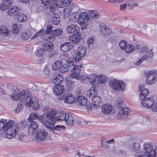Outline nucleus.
<instances>
[{
	"label": "nucleus",
	"mask_w": 157,
	"mask_h": 157,
	"mask_svg": "<svg viewBox=\"0 0 157 157\" xmlns=\"http://www.w3.org/2000/svg\"><path fill=\"white\" fill-rule=\"evenodd\" d=\"M86 48L84 46L80 45L77 48V52L75 53L73 57L75 62L81 60L86 54Z\"/></svg>",
	"instance_id": "10"
},
{
	"label": "nucleus",
	"mask_w": 157,
	"mask_h": 157,
	"mask_svg": "<svg viewBox=\"0 0 157 157\" xmlns=\"http://www.w3.org/2000/svg\"><path fill=\"white\" fill-rule=\"evenodd\" d=\"M62 30L60 29L54 30L52 32V37L59 36L62 33Z\"/></svg>",
	"instance_id": "41"
},
{
	"label": "nucleus",
	"mask_w": 157,
	"mask_h": 157,
	"mask_svg": "<svg viewBox=\"0 0 157 157\" xmlns=\"http://www.w3.org/2000/svg\"><path fill=\"white\" fill-rule=\"evenodd\" d=\"M11 3L8 2L7 1H3L0 4V10L3 11L8 8V7L11 5Z\"/></svg>",
	"instance_id": "36"
},
{
	"label": "nucleus",
	"mask_w": 157,
	"mask_h": 157,
	"mask_svg": "<svg viewBox=\"0 0 157 157\" xmlns=\"http://www.w3.org/2000/svg\"><path fill=\"white\" fill-rule=\"evenodd\" d=\"M52 30V26L50 25H48L47 26V30H45V32L44 33L45 36L46 35L49 34Z\"/></svg>",
	"instance_id": "50"
},
{
	"label": "nucleus",
	"mask_w": 157,
	"mask_h": 157,
	"mask_svg": "<svg viewBox=\"0 0 157 157\" xmlns=\"http://www.w3.org/2000/svg\"><path fill=\"white\" fill-rule=\"evenodd\" d=\"M20 25L19 24H14L13 25L12 31L14 34L18 33Z\"/></svg>",
	"instance_id": "46"
},
{
	"label": "nucleus",
	"mask_w": 157,
	"mask_h": 157,
	"mask_svg": "<svg viewBox=\"0 0 157 157\" xmlns=\"http://www.w3.org/2000/svg\"><path fill=\"white\" fill-rule=\"evenodd\" d=\"M78 14L77 13H73L69 16V18L67 22L68 24L74 23L77 22L78 19L77 17Z\"/></svg>",
	"instance_id": "31"
},
{
	"label": "nucleus",
	"mask_w": 157,
	"mask_h": 157,
	"mask_svg": "<svg viewBox=\"0 0 157 157\" xmlns=\"http://www.w3.org/2000/svg\"><path fill=\"white\" fill-rule=\"evenodd\" d=\"M45 29H43L41 30H40L36 33V34L32 37V39H33L34 38L37 37L38 36H40L41 38L45 40H47V39L46 37H45L44 35V33H45Z\"/></svg>",
	"instance_id": "34"
},
{
	"label": "nucleus",
	"mask_w": 157,
	"mask_h": 157,
	"mask_svg": "<svg viewBox=\"0 0 157 157\" xmlns=\"http://www.w3.org/2000/svg\"><path fill=\"white\" fill-rule=\"evenodd\" d=\"M57 3L59 8H63L66 6L67 2L65 0H59Z\"/></svg>",
	"instance_id": "48"
},
{
	"label": "nucleus",
	"mask_w": 157,
	"mask_h": 157,
	"mask_svg": "<svg viewBox=\"0 0 157 157\" xmlns=\"http://www.w3.org/2000/svg\"><path fill=\"white\" fill-rule=\"evenodd\" d=\"M127 43L125 40L121 41L119 43V45L121 48L122 49H124L126 46L127 45Z\"/></svg>",
	"instance_id": "49"
},
{
	"label": "nucleus",
	"mask_w": 157,
	"mask_h": 157,
	"mask_svg": "<svg viewBox=\"0 0 157 157\" xmlns=\"http://www.w3.org/2000/svg\"><path fill=\"white\" fill-rule=\"evenodd\" d=\"M151 109L153 112H157V102L155 103H154L153 106H152Z\"/></svg>",
	"instance_id": "51"
},
{
	"label": "nucleus",
	"mask_w": 157,
	"mask_h": 157,
	"mask_svg": "<svg viewBox=\"0 0 157 157\" xmlns=\"http://www.w3.org/2000/svg\"><path fill=\"white\" fill-rule=\"evenodd\" d=\"M142 100L141 104L144 107L148 109L151 108L154 103V100L152 98H145Z\"/></svg>",
	"instance_id": "16"
},
{
	"label": "nucleus",
	"mask_w": 157,
	"mask_h": 157,
	"mask_svg": "<svg viewBox=\"0 0 157 157\" xmlns=\"http://www.w3.org/2000/svg\"><path fill=\"white\" fill-rule=\"evenodd\" d=\"M145 86L144 84H140L139 86L140 91V97L141 100L144 99L148 94V90L147 89L145 88Z\"/></svg>",
	"instance_id": "18"
},
{
	"label": "nucleus",
	"mask_w": 157,
	"mask_h": 157,
	"mask_svg": "<svg viewBox=\"0 0 157 157\" xmlns=\"http://www.w3.org/2000/svg\"><path fill=\"white\" fill-rule=\"evenodd\" d=\"M31 36V34L29 32H24L22 34L21 38L23 40H25L29 39Z\"/></svg>",
	"instance_id": "43"
},
{
	"label": "nucleus",
	"mask_w": 157,
	"mask_h": 157,
	"mask_svg": "<svg viewBox=\"0 0 157 157\" xmlns=\"http://www.w3.org/2000/svg\"><path fill=\"white\" fill-rule=\"evenodd\" d=\"M16 18L17 21L23 22L27 20V16L23 13L19 12L16 16Z\"/></svg>",
	"instance_id": "27"
},
{
	"label": "nucleus",
	"mask_w": 157,
	"mask_h": 157,
	"mask_svg": "<svg viewBox=\"0 0 157 157\" xmlns=\"http://www.w3.org/2000/svg\"><path fill=\"white\" fill-rule=\"evenodd\" d=\"M58 99L59 100L63 99L65 103L71 104L74 101L75 97L73 95L69 93L67 94L66 96L65 94H63L61 97H59Z\"/></svg>",
	"instance_id": "15"
},
{
	"label": "nucleus",
	"mask_w": 157,
	"mask_h": 157,
	"mask_svg": "<svg viewBox=\"0 0 157 157\" xmlns=\"http://www.w3.org/2000/svg\"><path fill=\"white\" fill-rule=\"evenodd\" d=\"M82 66L81 65H73L70 68L71 70V73L70 77L72 78H75L77 80H80L84 81V80L87 79L88 76H81L79 74Z\"/></svg>",
	"instance_id": "5"
},
{
	"label": "nucleus",
	"mask_w": 157,
	"mask_h": 157,
	"mask_svg": "<svg viewBox=\"0 0 157 157\" xmlns=\"http://www.w3.org/2000/svg\"><path fill=\"white\" fill-rule=\"evenodd\" d=\"M4 126L2 131L6 132L5 136L6 138L11 139L17 135L19 128L17 124L14 123L13 121L10 120L8 122L4 120Z\"/></svg>",
	"instance_id": "4"
},
{
	"label": "nucleus",
	"mask_w": 157,
	"mask_h": 157,
	"mask_svg": "<svg viewBox=\"0 0 157 157\" xmlns=\"http://www.w3.org/2000/svg\"><path fill=\"white\" fill-rule=\"evenodd\" d=\"M88 13L90 17L93 19H96L99 17V13L95 11L90 10Z\"/></svg>",
	"instance_id": "39"
},
{
	"label": "nucleus",
	"mask_w": 157,
	"mask_h": 157,
	"mask_svg": "<svg viewBox=\"0 0 157 157\" xmlns=\"http://www.w3.org/2000/svg\"><path fill=\"white\" fill-rule=\"evenodd\" d=\"M110 2H114L116 3L121 2H122V0H109Z\"/></svg>",
	"instance_id": "62"
},
{
	"label": "nucleus",
	"mask_w": 157,
	"mask_h": 157,
	"mask_svg": "<svg viewBox=\"0 0 157 157\" xmlns=\"http://www.w3.org/2000/svg\"><path fill=\"white\" fill-rule=\"evenodd\" d=\"M55 54V53L53 51H51L49 54V57H52Z\"/></svg>",
	"instance_id": "63"
},
{
	"label": "nucleus",
	"mask_w": 157,
	"mask_h": 157,
	"mask_svg": "<svg viewBox=\"0 0 157 157\" xmlns=\"http://www.w3.org/2000/svg\"><path fill=\"white\" fill-rule=\"evenodd\" d=\"M56 116L54 117L55 123L56 121L60 122L63 121H64L66 113H65L63 112L56 113Z\"/></svg>",
	"instance_id": "25"
},
{
	"label": "nucleus",
	"mask_w": 157,
	"mask_h": 157,
	"mask_svg": "<svg viewBox=\"0 0 157 157\" xmlns=\"http://www.w3.org/2000/svg\"><path fill=\"white\" fill-rule=\"evenodd\" d=\"M22 109V106L21 105H18L15 109L14 110V112L17 113L19 112Z\"/></svg>",
	"instance_id": "53"
},
{
	"label": "nucleus",
	"mask_w": 157,
	"mask_h": 157,
	"mask_svg": "<svg viewBox=\"0 0 157 157\" xmlns=\"http://www.w3.org/2000/svg\"><path fill=\"white\" fill-rule=\"evenodd\" d=\"M73 45L70 42H67L62 44L60 47V49L63 52H66L72 48Z\"/></svg>",
	"instance_id": "29"
},
{
	"label": "nucleus",
	"mask_w": 157,
	"mask_h": 157,
	"mask_svg": "<svg viewBox=\"0 0 157 157\" xmlns=\"http://www.w3.org/2000/svg\"><path fill=\"white\" fill-rule=\"evenodd\" d=\"M147 77L146 79L147 84L151 85L157 81V76L155 73L153 71H149L145 73Z\"/></svg>",
	"instance_id": "12"
},
{
	"label": "nucleus",
	"mask_w": 157,
	"mask_h": 157,
	"mask_svg": "<svg viewBox=\"0 0 157 157\" xmlns=\"http://www.w3.org/2000/svg\"><path fill=\"white\" fill-rule=\"evenodd\" d=\"M66 62L68 64V66L70 68L74 65V63L72 58H68L66 60Z\"/></svg>",
	"instance_id": "47"
},
{
	"label": "nucleus",
	"mask_w": 157,
	"mask_h": 157,
	"mask_svg": "<svg viewBox=\"0 0 157 157\" xmlns=\"http://www.w3.org/2000/svg\"><path fill=\"white\" fill-rule=\"evenodd\" d=\"M141 52L144 54L142 56L144 57V59L151 58L153 56L152 49H149L147 46H144L142 48Z\"/></svg>",
	"instance_id": "17"
},
{
	"label": "nucleus",
	"mask_w": 157,
	"mask_h": 157,
	"mask_svg": "<svg viewBox=\"0 0 157 157\" xmlns=\"http://www.w3.org/2000/svg\"><path fill=\"white\" fill-rule=\"evenodd\" d=\"M94 41V38L93 37H90L88 38L87 41V43L88 44H90L93 43Z\"/></svg>",
	"instance_id": "55"
},
{
	"label": "nucleus",
	"mask_w": 157,
	"mask_h": 157,
	"mask_svg": "<svg viewBox=\"0 0 157 157\" xmlns=\"http://www.w3.org/2000/svg\"><path fill=\"white\" fill-rule=\"evenodd\" d=\"M52 21L54 25L58 24L60 21V18L58 14H53L52 16Z\"/></svg>",
	"instance_id": "35"
},
{
	"label": "nucleus",
	"mask_w": 157,
	"mask_h": 157,
	"mask_svg": "<svg viewBox=\"0 0 157 157\" xmlns=\"http://www.w3.org/2000/svg\"><path fill=\"white\" fill-rule=\"evenodd\" d=\"M10 97L15 101L19 100L21 101H26L25 105L28 107H31L35 110L39 109L40 105L37 99L33 100L31 97L30 93L25 90L21 91L18 89H15Z\"/></svg>",
	"instance_id": "1"
},
{
	"label": "nucleus",
	"mask_w": 157,
	"mask_h": 157,
	"mask_svg": "<svg viewBox=\"0 0 157 157\" xmlns=\"http://www.w3.org/2000/svg\"><path fill=\"white\" fill-rule=\"evenodd\" d=\"M10 30L5 26L2 25L0 27V34L3 36H7Z\"/></svg>",
	"instance_id": "33"
},
{
	"label": "nucleus",
	"mask_w": 157,
	"mask_h": 157,
	"mask_svg": "<svg viewBox=\"0 0 157 157\" xmlns=\"http://www.w3.org/2000/svg\"><path fill=\"white\" fill-rule=\"evenodd\" d=\"M64 90V87L63 85L57 83L54 87L53 91L55 94L59 95L62 94Z\"/></svg>",
	"instance_id": "24"
},
{
	"label": "nucleus",
	"mask_w": 157,
	"mask_h": 157,
	"mask_svg": "<svg viewBox=\"0 0 157 157\" xmlns=\"http://www.w3.org/2000/svg\"><path fill=\"white\" fill-rule=\"evenodd\" d=\"M89 19L87 13L83 12L79 14L78 21L79 24L81 25L82 29H85L89 24Z\"/></svg>",
	"instance_id": "9"
},
{
	"label": "nucleus",
	"mask_w": 157,
	"mask_h": 157,
	"mask_svg": "<svg viewBox=\"0 0 157 157\" xmlns=\"http://www.w3.org/2000/svg\"><path fill=\"white\" fill-rule=\"evenodd\" d=\"M79 29V26L75 24H71L68 25L66 28L67 33L70 34L77 32Z\"/></svg>",
	"instance_id": "22"
},
{
	"label": "nucleus",
	"mask_w": 157,
	"mask_h": 157,
	"mask_svg": "<svg viewBox=\"0 0 157 157\" xmlns=\"http://www.w3.org/2000/svg\"><path fill=\"white\" fill-rule=\"evenodd\" d=\"M75 81L71 80V79L66 78L65 79V83L67 86L68 88L73 87L74 86Z\"/></svg>",
	"instance_id": "44"
},
{
	"label": "nucleus",
	"mask_w": 157,
	"mask_h": 157,
	"mask_svg": "<svg viewBox=\"0 0 157 157\" xmlns=\"http://www.w3.org/2000/svg\"><path fill=\"white\" fill-rule=\"evenodd\" d=\"M90 81V83L92 86H94L98 83H103L107 80V77L103 74L97 75L93 74L91 75L87 79Z\"/></svg>",
	"instance_id": "7"
},
{
	"label": "nucleus",
	"mask_w": 157,
	"mask_h": 157,
	"mask_svg": "<svg viewBox=\"0 0 157 157\" xmlns=\"http://www.w3.org/2000/svg\"><path fill=\"white\" fill-rule=\"evenodd\" d=\"M127 6V5L124 3L122 5H121L120 6V10H125Z\"/></svg>",
	"instance_id": "57"
},
{
	"label": "nucleus",
	"mask_w": 157,
	"mask_h": 157,
	"mask_svg": "<svg viewBox=\"0 0 157 157\" xmlns=\"http://www.w3.org/2000/svg\"><path fill=\"white\" fill-rule=\"evenodd\" d=\"M129 114V110L127 108L121 109L119 112L117 116L119 119H123L126 118Z\"/></svg>",
	"instance_id": "20"
},
{
	"label": "nucleus",
	"mask_w": 157,
	"mask_h": 157,
	"mask_svg": "<svg viewBox=\"0 0 157 157\" xmlns=\"http://www.w3.org/2000/svg\"><path fill=\"white\" fill-rule=\"evenodd\" d=\"M134 49V46L132 45H127L124 49L126 52L129 53L132 52Z\"/></svg>",
	"instance_id": "45"
},
{
	"label": "nucleus",
	"mask_w": 157,
	"mask_h": 157,
	"mask_svg": "<svg viewBox=\"0 0 157 157\" xmlns=\"http://www.w3.org/2000/svg\"><path fill=\"white\" fill-rule=\"evenodd\" d=\"M144 59V57H142L138 61H137L136 63V64L137 65H139L140 64V63L143 62L144 60L145 59Z\"/></svg>",
	"instance_id": "54"
},
{
	"label": "nucleus",
	"mask_w": 157,
	"mask_h": 157,
	"mask_svg": "<svg viewBox=\"0 0 157 157\" xmlns=\"http://www.w3.org/2000/svg\"><path fill=\"white\" fill-rule=\"evenodd\" d=\"M86 99L83 96H79L77 97L76 103L82 106L85 105L87 103Z\"/></svg>",
	"instance_id": "32"
},
{
	"label": "nucleus",
	"mask_w": 157,
	"mask_h": 157,
	"mask_svg": "<svg viewBox=\"0 0 157 157\" xmlns=\"http://www.w3.org/2000/svg\"><path fill=\"white\" fill-rule=\"evenodd\" d=\"M53 49L52 44L51 43H47L43 45V48L44 51L50 52Z\"/></svg>",
	"instance_id": "38"
},
{
	"label": "nucleus",
	"mask_w": 157,
	"mask_h": 157,
	"mask_svg": "<svg viewBox=\"0 0 157 157\" xmlns=\"http://www.w3.org/2000/svg\"><path fill=\"white\" fill-rule=\"evenodd\" d=\"M97 92V90L94 87L91 88L87 92V95L90 97H92L93 95H94L92 99L91 105L92 107L95 108L98 107L101 101V98L99 96H95Z\"/></svg>",
	"instance_id": "6"
},
{
	"label": "nucleus",
	"mask_w": 157,
	"mask_h": 157,
	"mask_svg": "<svg viewBox=\"0 0 157 157\" xmlns=\"http://www.w3.org/2000/svg\"><path fill=\"white\" fill-rule=\"evenodd\" d=\"M123 101L121 100L117 101V106L118 107H120Z\"/></svg>",
	"instance_id": "59"
},
{
	"label": "nucleus",
	"mask_w": 157,
	"mask_h": 157,
	"mask_svg": "<svg viewBox=\"0 0 157 157\" xmlns=\"http://www.w3.org/2000/svg\"><path fill=\"white\" fill-rule=\"evenodd\" d=\"M47 136V132L43 129L37 131L34 136V137L32 138L35 139L36 140L39 141H43L46 138Z\"/></svg>",
	"instance_id": "13"
},
{
	"label": "nucleus",
	"mask_w": 157,
	"mask_h": 157,
	"mask_svg": "<svg viewBox=\"0 0 157 157\" xmlns=\"http://www.w3.org/2000/svg\"><path fill=\"white\" fill-rule=\"evenodd\" d=\"M51 112V114H53V119L52 120V121L50 122L51 123H47L46 124L45 126L50 131L52 132H54L55 130L61 132L63 131L66 128L65 127L64 125H57L55 127L53 126V125L55 124L54 117L56 116V110L55 109H52Z\"/></svg>",
	"instance_id": "8"
},
{
	"label": "nucleus",
	"mask_w": 157,
	"mask_h": 157,
	"mask_svg": "<svg viewBox=\"0 0 157 157\" xmlns=\"http://www.w3.org/2000/svg\"><path fill=\"white\" fill-rule=\"evenodd\" d=\"M114 142V140L113 139H112L109 140V141H107L106 143H113Z\"/></svg>",
	"instance_id": "64"
},
{
	"label": "nucleus",
	"mask_w": 157,
	"mask_h": 157,
	"mask_svg": "<svg viewBox=\"0 0 157 157\" xmlns=\"http://www.w3.org/2000/svg\"><path fill=\"white\" fill-rule=\"evenodd\" d=\"M6 11L9 15L16 16L19 12V9L17 6H13L8 8Z\"/></svg>",
	"instance_id": "21"
},
{
	"label": "nucleus",
	"mask_w": 157,
	"mask_h": 157,
	"mask_svg": "<svg viewBox=\"0 0 157 157\" xmlns=\"http://www.w3.org/2000/svg\"><path fill=\"white\" fill-rule=\"evenodd\" d=\"M41 2L45 6H48L50 4L49 0H41Z\"/></svg>",
	"instance_id": "56"
},
{
	"label": "nucleus",
	"mask_w": 157,
	"mask_h": 157,
	"mask_svg": "<svg viewBox=\"0 0 157 157\" xmlns=\"http://www.w3.org/2000/svg\"><path fill=\"white\" fill-rule=\"evenodd\" d=\"M64 121L67 125L70 126H72L74 124V119L73 117L68 113H66Z\"/></svg>",
	"instance_id": "23"
},
{
	"label": "nucleus",
	"mask_w": 157,
	"mask_h": 157,
	"mask_svg": "<svg viewBox=\"0 0 157 157\" xmlns=\"http://www.w3.org/2000/svg\"><path fill=\"white\" fill-rule=\"evenodd\" d=\"M62 62L61 61H56L52 65L53 69L55 71L59 70L60 67L62 65Z\"/></svg>",
	"instance_id": "37"
},
{
	"label": "nucleus",
	"mask_w": 157,
	"mask_h": 157,
	"mask_svg": "<svg viewBox=\"0 0 157 157\" xmlns=\"http://www.w3.org/2000/svg\"><path fill=\"white\" fill-rule=\"evenodd\" d=\"M18 2L24 3H28L29 0H17Z\"/></svg>",
	"instance_id": "58"
},
{
	"label": "nucleus",
	"mask_w": 157,
	"mask_h": 157,
	"mask_svg": "<svg viewBox=\"0 0 157 157\" xmlns=\"http://www.w3.org/2000/svg\"><path fill=\"white\" fill-rule=\"evenodd\" d=\"M109 84L113 89L116 91L124 90L125 89V85L122 81L114 80L113 81H110Z\"/></svg>",
	"instance_id": "11"
},
{
	"label": "nucleus",
	"mask_w": 157,
	"mask_h": 157,
	"mask_svg": "<svg viewBox=\"0 0 157 157\" xmlns=\"http://www.w3.org/2000/svg\"><path fill=\"white\" fill-rule=\"evenodd\" d=\"M38 128V125L35 121L30 122L28 128V132L31 138L34 137V133Z\"/></svg>",
	"instance_id": "14"
},
{
	"label": "nucleus",
	"mask_w": 157,
	"mask_h": 157,
	"mask_svg": "<svg viewBox=\"0 0 157 157\" xmlns=\"http://www.w3.org/2000/svg\"><path fill=\"white\" fill-rule=\"evenodd\" d=\"M129 148L132 151L137 152L135 155V157H155L156 156V151L151 144H145L143 151H140L138 152L141 149V145L139 143H133Z\"/></svg>",
	"instance_id": "2"
},
{
	"label": "nucleus",
	"mask_w": 157,
	"mask_h": 157,
	"mask_svg": "<svg viewBox=\"0 0 157 157\" xmlns=\"http://www.w3.org/2000/svg\"><path fill=\"white\" fill-rule=\"evenodd\" d=\"M112 109V106L110 104H107L102 106L101 111L103 113L107 114L111 112Z\"/></svg>",
	"instance_id": "28"
},
{
	"label": "nucleus",
	"mask_w": 157,
	"mask_h": 157,
	"mask_svg": "<svg viewBox=\"0 0 157 157\" xmlns=\"http://www.w3.org/2000/svg\"><path fill=\"white\" fill-rule=\"evenodd\" d=\"M52 82L57 84L61 82L63 80V78L62 75L59 74L58 73H55L53 74L52 76Z\"/></svg>",
	"instance_id": "26"
},
{
	"label": "nucleus",
	"mask_w": 157,
	"mask_h": 157,
	"mask_svg": "<svg viewBox=\"0 0 157 157\" xmlns=\"http://www.w3.org/2000/svg\"><path fill=\"white\" fill-rule=\"evenodd\" d=\"M35 54L37 57H40L44 56L45 54V52L43 48L39 49L36 51Z\"/></svg>",
	"instance_id": "40"
},
{
	"label": "nucleus",
	"mask_w": 157,
	"mask_h": 157,
	"mask_svg": "<svg viewBox=\"0 0 157 157\" xmlns=\"http://www.w3.org/2000/svg\"><path fill=\"white\" fill-rule=\"evenodd\" d=\"M4 121V119L1 120L0 121V131H2L3 129V127L5 125Z\"/></svg>",
	"instance_id": "52"
},
{
	"label": "nucleus",
	"mask_w": 157,
	"mask_h": 157,
	"mask_svg": "<svg viewBox=\"0 0 157 157\" xmlns=\"http://www.w3.org/2000/svg\"><path fill=\"white\" fill-rule=\"evenodd\" d=\"M69 69H70L69 67L68 66V65L67 64H63L62 63V65L60 67L59 70V71L61 73H63L67 72Z\"/></svg>",
	"instance_id": "42"
},
{
	"label": "nucleus",
	"mask_w": 157,
	"mask_h": 157,
	"mask_svg": "<svg viewBox=\"0 0 157 157\" xmlns=\"http://www.w3.org/2000/svg\"><path fill=\"white\" fill-rule=\"evenodd\" d=\"M69 12L67 11V9H65L64 10V17H66L68 15Z\"/></svg>",
	"instance_id": "60"
},
{
	"label": "nucleus",
	"mask_w": 157,
	"mask_h": 157,
	"mask_svg": "<svg viewBox=\"0 0 157 157\" xmlns=\"http://www.w3.org/2000/svg\"><path fill=\"white\" fill-rule=\"evenodd\" d=\"M69 39L70 41L73 44H77L81 39L80 33L78 32H76L74 34L70 36Z\"/></svg>",
	"instance_id": "19"
},
{
	"label": "nucleus",
	"mask_w": 157,
	"mask_h": 157,
	"mask_svg": "<svg viewBox=\"0 0 157 157\" xmlns=\"http://www.w3.org/2000/svg\"><path fill=\"white\" fill-rule=\"evenodd\" d=\"M101 30L102 35L104 36H106L111 33L112 31L110 29L103 25H101Z\"/></svg>",
	"instance_id": "30"
},
{
	"label": "nucleus",
	"mask_w": 157,
	"mask_h": 157,
	"mask_svg": "<svg viewBox=\"0 0 157 157\" xmlns=\"http://www.w3.org/2000/svg\"><path fill=\"white\" fill-rule=\"evenodd\" d=\"M44 73L45 74L48 75L49 73V72L48 69L47 68H45L43 71Z\"/></svg>",
	"instance_id": "61"
},
{
	"label": "nucleus",
	"mask_w": 157,
	"mask_h": 157,
	"mask_svg": "<svg viewBox=\"0 0 157 157\" xmlns=\"http://www.w3.org/2000/svg\"><path fill=\"white\" fill-rule=\"evenodd\" d=\"M44 113L41 116L36 113H31L28 117V120L31 122L37 119L45 126L47 123L51 124L50 122L53 119V116L51 114V109L46 107L43 109Z\"/></svg>",
	"instance_id": "3"
}]
</instances>
